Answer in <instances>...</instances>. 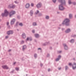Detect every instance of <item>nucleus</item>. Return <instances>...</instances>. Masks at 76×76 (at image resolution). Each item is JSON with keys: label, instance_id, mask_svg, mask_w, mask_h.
<instances>
[{"label": "nucleus", "instance_id": "nucleus-1", "mask_svg": "<svg viewBox=\"0 0 76 76\" xmlns=\"http://www.w3.org/2000/svg\"><path fill=\"white\" fill-rule=\"evenodd\" d=\"M58 1L60 3H61V4L59 5V9L60 10H64L65 9V8L63 6V5H65L66 4L65 0H58Z\"/></svg>", "mask_w": 76, "mask_h": 76}, {"label": "nucleus", "instance_id": "nucleus-2", "mask_svg": "<svg viewBox=\"0 0 76 76\" xmlns=\"http://www.w3.org/2000/svg\"><path fill=\"white\" fill-rule=\"evenodd\" d=\"M69 22L70 20H69V19L66 18L62 23V25H65L66 26H69Z\"/></svg>", "mask_w": 76, "mask_h": 76}, {"label": "nucleus", "instance_id": "nucleus-3", "mask_svg": "<svg viewBox=\"0 0 76 76\" xmlns=\"http://www.w3.org/2000/svg\"><path fill=\"white\" fill-rule=\"evenodd\" d=\"M8 14H9V12L6 9H5L4 10V13H2L1 15L2 17H4V16H7Z\"/></svg>", "mask_w": 76, "mask_h": 76}, {"label": "nucleus", "instance_id": "nucleus-4", "mask_svg": "<svg viewBox=\"0 0 76 76\" xmlns=\"http://www.w3.org/2000/svg\"><path fill=\"white\" fill-rule=\"evenodd\" d=\"M68 65L71 66H72V69L73 70H75L76 69V64L75 63H74L73 64H72V63H69Z\"/></svg>", "mask_w": 76, "mask_h": 76}, {"label": "nucleus", "instance_id": "nucleus-5", "mask_svg": "<svg viewBox=\"0 0 76 76\" xmlns=\"http://www.w3.org/2000/svg\"><path fill=\"white\" fill-rule=\"evenodd\" d=\"M7 34L8 35H12L13 34V31L10 30L7 32Z\"/></svg>", "mask_w": 76, "mask_h": 76}, {"label": "nucleus", "instance_id": "nucleus-6", "mask_svg": "<svg viewBox=\"0 0 76 76\" xmlns=\"http://www.w3.org/2000/svg\"><path fill=\"white\" fill-rule=\"evenodd\" d=\"M15 11H12L10 13V17H11L12 15L15 14Z\"/></svg>", "mask_w": 76, "mask_h": 76}, {"label": "nucleus", "instance_id": "nucleus-7", "mask_svg": "<svg viewBox=\"0 0 76 76\" xmlns=\"http://www.w3.org/2000/svg\"><path fill=\"white\" fill-rule=\"evenodd\" d=\"M15 19L13 18L11 20V22H10L11 25H13V24L15 23Z\"/></svg>", "mask_w": 76, "mask_h": 76}, {"label": "nucleus", "instance_id": "nucleus-8", "mask_svg": "<svg viewBox=\"0 0 76 76\" xmlns=\"http://www.w3.org/2000/svg\"><path fill=\"white\" fill-rule=\"evenodd\" d=\"M63 45L64 47L65 50H67L69 49L68 47H67V45L66 44H63Z\"/></svg>", "mask_w": 76, "mask_h": 76}, {"label": "nucleus", "instance_id": "nucleus-9", "mask_svg": "<svg viewBox=\"0 0 76 76\" xmlns=\"http://www.w3.org/2000/svg\"><path fill=\"white\" fill-rule=\"evenodd\" d=\"M41 6H42V4L40 3H38L36 5V7H37V8H40Z\"/></svg>", "mask_w": 76, "mask_h": 76}, {"label": "nucleus", "instance_id": "nucleus-10", "mask_svg": "<svg viewBox=\"0 0 76 76\" xmlns=\"http://www.w3.org/2000/svg\"><path fill=\"white\" fill-rule=\"evenodd\" d=\"M9 8H12L13 9L15 7V5H14L12 6V5H10L9 6Z\"/></svg>", "mask_w": 76, "mask_h": 76}, {"label": "nucleus", "instance_id": "nucleus-11", "mask_svg": "<svg viewBox=\"0 0 76 76\" xmlns=\"http://www.w3.org/2000/svg\"><path fill=\"white\" fill-rule=\"evenodd\" d=\"M2 67L3 69H9V67L6 65L2 66Z\"/></svg>", "mask_w": 76, "mask_h": 76}, {"label": "nucleus", "instance_id": "nucleus-12", "mask_svg": "<svg viewBox=\"0 0 76 76\" xmlns=\"http://www.w3.org/2000/svg\"><path fill=\"white\" fill-rule=\"evenodd\" d=\"M29 6L30 5L29 4H27L25 5L26 8V9H28V8L29 7Z\"/></svg>", "mask_w": 76, "mask_h": 76}, {"label": "nucleus", "instance_id": "nucleus-13", "mask_svg": "<svg viewBox=\"0 0 76 76\" xmlns=\"http://www.w3.org/2000/svg\"><path fill=\"white\" fill-rule=\"evenodd\" d=\"M34 14L33 11L31 10L30 12V15L31 16H32Z\"/></svg>", "mask_w": 76, "mask_h": 76}, {"label": "nucleus", "instance_id": "nucleus-14", "mask_svg": "<svg viewBox=\"0 0 76 76\" xmlns=\"http://www.w3.org/2000/svg\"><path fill=\"white\" fill-rule=\"evenodd\" d=\"M70 32V28L67 29L65 31L66 33H69Z\"/></svg>", "mask_w": 76, "mask_h": 76}, {"label": "nucleus", "instance_id": "nucleus-15", "mask_svg": "<svg viewBox=\"0 0 76 76\" xmlns=\"http://www.w3.org/2000/svg\"><path fill=\"white\" fill-rule=\"evenodd\" d=\"M22 37H23V38H26V35H25V34L24 33H23L22 34Z\"/></svg>", "mask_w": 76, "mask_h": 76}, {"label": "nucleus", "instance_id": "nucleus-16", "mask_svg": "<svg viewBox=\"0 0 76 76\" xmlns=\"http://www.w3.org/2000/svg\"><path fill=\"white\" fill-rule=\"evenodd\" d=\"M26 48V45H24L23 47V50L24 51Z\"/></svg>", "mask_w": 76, "mask_h": 76}, {"label": "nucleus", "instance_id": "nucleus-17", "mask_svg": "<svg viewBox=\"0 0 76 76\" xmlns=\"http://www.w3.org/2000/svg\"><path fill=\"white\" fill-rule=\"evenodd\" d=\"M73 18V15L72 14H69V19H72Z\"/></svg>", "mask_w": 76, "mask_h": 76}, {"label": "nucleus", "instance_id": "nucleus-18", "mask_svg": "<svg viewBox=\"0 0 76 76\" xmlns=\"http://www.w3.org/2000/svg\"><path fill=\"white\" fill-rule=\"evenodd\" d=\"M75 42V39H72L70 41V42L71 43H73Z\"/></svg>", "mask_w": 76, "mask_h": 76}, {"label": "nucleus", "instance_id": "nucleus-19", "mask_svg": "<svg viewBox=\"0 0 76 76\" xmlns=\"http://www.w3.org/2000/svg\"><path fill=\"white\" fill-rule=\"evenodd\" d=\"M34 35L36 38H38L39 37V34H36Z\"/></svg>", "mask_w": 76, "mask_h": 76}, {"label": "nucleus", "instance_id": "nucleus-20", "mask_svg": "<svg viewBox=\"0 0 76 76\" xmlns=\"http://www.w3.org/2000/svg\"><path fill=\"white\" fill-rule=\"evenodd\" d=\"M39 11L38 10H37L36 12L35 13V15H37L38 13H39Z\"/></svg>", "mask_w": 76, "mask_h": 76}, {"label": "nucleus", "instance_id": "nucleus-21", "mask_svg": "<svg viewBox=\"0 0 76 76\" xmlns=\"http://www.w3.org/2000/svg\"><path fill=\"white\" fill-rule=\"evenodd\" d=\"M33 26H37V23L34 22L33 23Z\"/></svg>", "mask_w": 76, "mask_h": 76}, {"label": "nucleus", "instance_id": "nucleus-22", "mask_svg": "<svg viewBox=\"0 0 76 76\" xmlns=\"http://www.w3.org/2000/svg\"><path fill=\"white\" fill-rule=\"evenodd\" d=\"M45 18L46 19H49V16H46L45 17Z\"/></svg>", "mask_w": 76, "mask_h": 76}, {"label": "nucleus", "instance_id": "nucleus-23", "mask_svg": "<svg viewBox=\"0 0 76 76\" xmlns=\"http://www.w3.org/2000/svg\"><path fill=\"white\" fill-rule=\"evenodd\" d=\"M24 42H24V41L23 40H22L21 42V44H24Z\"/></svg>", "mask_w": 76, "mask_h": 76}, {"label": "nucleus", "instance_id": "nucleus-24", "mask_svg": "<svg viewBox=\"0 0 76 76\" xmlns=\"http://www.w3.org/2000/svg\"><path fill=\"white\" fill-rule=\"evenodd\" d=\"M69 68L68 67V66H65V70H67V69H68V68Z\"/></svg>", "mask_w": 76, "mask_h": 76}, {"label": "nucleus", "instance_id": "nucleus-25", "mask_svg": "<svg viewBox=\"0 0 76 76\" xmlns=\"http://www.w3.org/2000/svg\"><path fill=\"white\" fill-rule=\"evenodd\" d=\"M14 2L16 4H18L19 3V2L18 1H15Z\"/></svg>", "mask_w": 76, "mask_h": 76}, {"label": "nucleus", "instance_id": "nucleus-26", "mask_svg": "<svg viewBox=\"0 0 76 76\" xmlns=\"http://www.w3.org/2000/svg\"><path fill=\"white\" fill-rule=\"evenodd\" d=\"M34 56L35 58H37V55L36 54H35Z\"/></svg>", "mask_w": 76, "mask_h": 76}, {"label": "nucleus", "instance_id": "nucleus-27", "mask_svg": "<svg viewBox=\"0 0 76 76\" xmlns=\"http://www.w3.org/2000/svg\"><path fill=\"white\" fill-rule=\"evenodd\" d=\"M68 3L69 4H72V2H71V1H70V0H69L68 1Z\"/></svg>", "mask_w": 76, "mask_h": 76}, {"label": "nucleus", "instance_id": "nucleus-28", "mask_svg": "<svg viewBox=\"0 0 76 76\" xmlns=\"http://www.w3.org/2000/svg\"><path fill=\"white\" fill-rule=\"evenodd\" d=\"M39 16H42V14L41 13H39L38 15Z\"/></svg>", "mask_w": 76, "mask_h": 76}, {"label": "nucleus", "instance_id": "nucleus-29", "mask_svg": "<svg viewBox=\"0 0 76 76\" xmlns=\"http://www.w3.org/2000/svg\"><path fill=\"white\" fill-rule=\"evenodd\" d=\"M59 60H60L59 58H58L55 59V61H58Z\"/></svg>", "mask_w": 76, "mask_h": 76}, {"label": "nucleus", "instance_id": "nucleus-30", "mask_svg": "<svg viewBox=\"0 0 76 76\" xmlns=\"http://www.w3.org/2000/svg\"><path fill=\"white\" fill-rule=\"evenodd\" d=\"M19 25H20V26H22L23 25V24H22V23H19Z\"/></svg>", "mask_w": 76, "mask_h": 76}, {"label": "nucleus", "instance_id": "nucleus-31", "mask_svg": "<svg viewBox=\"0 0 76 76\" xmlns=\"http://www.w3.org/2000/svg\"><path fill=\"white\" fill-rule=\"evenodd\" d=\"M52 1L53 3H55L56 2V0H52Z\"/></svg>", "mask_w": 76, "mask_h": 76}, {"label": "nucleus", "instance_id": "nucleus-32", "mask_svg": "<svg viewBox=\"0 0 76 76\" xmlns=\"http://www.w3.org/2000/svg\"><path fill=\"white\" fill-rule=\"evenodd\" d=\"M72 37H76V35H72Z\"/></svg>", "mask_w": 76, "mask_h": 76}, {"label": "nucleus", "instance_id": "nucleus-33", "mask_svg": "<svg viewBox=\"0 0 76 76\" xmlns=\"http://www.w3.org/2000/svg\"><path fill=\"white\" fill-rule=\"evenodd\" d=\"M7 26L8 28H9V29H10V26L8 25V26Z\"/></svg>", "mask_w": 76, "mask_h": 76}, {"label": "nucleus", "instance_id": "nucleus-34", "mask_svg": "<svg viewBox=\"0 0 76 76\" xmlns=\"http://www.w3.org/2000/svg\"><path fill=\"white\" fill-rule=\"evenodd\" d=\"M15 70L17 71H18V70H19V68H16Z\"/></svg>", "mask_w": 76, "mask_h": 76}, {"label": "nucleus", "instance_id": "nucleus-35", "mask_svg": "<svg viewBox=\"0 0 76 76\" xmlns=\"http://www.w3.org/2000/svg\"><path fill=\"white\" fill-rule=\"evenodd\" d=\"M9 22H7V26H8L9 25Z\"/></svg>", "mask_w": 76, "mask_h": 76}, {"label": "nucleus", "instance_id": "nucleus-36", "mask_svg": "<svg viewBox=\"0 0 76 76\" xmlns=\"http://www.w3.org/2000/svg\"><path fill=\"white\" fill-rule=\"evenodd\" d=\"M9 38V36H6L5 37L6 39H7V38Z\"/></svg>", "mask_w": 76, "mask_h": 76}, {"label": "nucleus", "instance_id": "nucleus-37", "mask_svg": "<svg viewBox=\"0 0 76 76\" xmlns=\"http://www.w3.org/2000/svg\"><path fill=\"white\" fill-rule=\"evenodd\" d=\"M73 4L74 5H76V3L75 2H73Z\"/></svg>", "mask_w": 76, "mask_h": 76}, {"label": "nucleus", "instance_id": "nucleus-38", "mask_svg": "<svg viewBox=\"0 0 76 76\" xmlns=\"http://www.w3.org/2000/svg\"><path fill=\"white\" fill-rule=\"evenodd\" d=\"M60 58H61V56L59 55V56H58V58H59V59H60Z\"/></svg>", "mask_w": 76, "mask_h": 76}, {"label": "nucleus", "instance_id": "nucleus-39", "mask_svg": "<svg viewBox=\"0 0 76 76\" xmlns=\"http://www.w3.org/2000/svg\"><path fill=\"white\" fill-rule=\"evenodd\" d=\"M31 6H32V7L34 6V4L32 3L31 4Z\"/></svg>", "mask_w": 76, "mask_h": 76}, {"label": "nucleus", "instance_id": "nucleus-40", "mask_svg": "<svg viewBox=\"0 0 76 76\" xmlns=\"http://www.w3.org/2000/svg\"><path fill=\"white\" fill-rule=\"evenodd\" d=\"M29 41H32V38H29Z\"/></svg>", "mask_w": 76, "mask_h": 76}, {"label": "nucleus", "instance_id": "nucleus-41", "mask_svg": "<svg viewBox=\"0 0 76 76\" xmlns=\"http://www.w3.org/2000/svg\"><path fill=\"white\" fill-rule=\"evenodd\" d=\"M32 32L33 33H35V30H33L32 31Z\"/></svg>", "mask_w": 76, "mask_h": 76}, {"label": "nucleus", "instance_id": "nucleus-42", "mask_svg": "<svg viewBox=\"0 0 76 76\" xmlns=\"http://www.w3.org/2000/svg\"><path fill=\"white\" fill-rule=\"evenodd\" d=\"M58 53H61V51H58Z\"/></svg>", "mask_w": 76, "mask_h": 76}, {"label": "nucleus", "instance_id": "nucleus-43", "mask_svg": "<svg viewBox=\"0 0 76 76\" xmlns=\"http://www.w3.org/2000/svg\"><path fill=\"white\" fill-rule=\"evenodd\" d=\"M49 56H50V55L48 54L47 55V57H49Z\"/></svg>", "mask_w": 76, "mask_h": 76}, {"label": "nucleus", "instance_id": "nucleus-44", "mask_svg": "<svg viewBox=\"0 0 76 76\" xmlns=\"http://www.w3.org/2000/svg\"><path fill=\"white\" fill-rule=\"evenodd\" d=\"M17 18H18V19H20V16H18Z\"/></svg>", "mask_w": 76, "mask_h": 76}, {"label": "nucleus", "instance_id": "nucleus-45", "mask_svg": "<svg viewBox=\"0 0 76 76\" xmlns=\"http://www.w3.org/2000/svg\"><path fill=\"white\" fill-rule=\"evenodd\" d=\"M50 70H51V69H48V72H50Z\"/></svg>", "mask_w": 76, "mask_h": 76}, {"label": "nucleus", "instance_id": "nucleus-46", "mask_svg": "<svg viewBox=\"0 0 76 76\" xmlns=\"http://www.w3.org/2000/svg\"><path fill=\"white\" fill-rule=\"evenodd\" d=\"M61 69V67L58 68V70H60Z\"/></svg>", "mask_w": 76, "mask_h": 76}, {"label": "nucleus", "instance_id": "nucleus-47", "mask_svg": "<svg viewBox=\"0 0 76 76\" xmlns=\"http://www.w3.org/2000/svg\"><path fill=\"white\" fill-rule=\"evenodd\" d=\"M28 40H29V38H27L26 39V40L27 41H28Z\"/></svg>", "mask_w": 76, "mask_h": 76}, {"label": "nucleus", "instance_id": "nucleus-48", "mask_svg": "<svg viewBox=\"0 0 76 76\" xmlns=\"http://www.w3.org/2000/svg\"><path fill=\"white\" fill-rule=\"evenodd\" d=\"M42 64H40V66H41V67H42Z\"/></svg>", "mask_w": 76, "mask_h": 76}, {"label": "nucleus", "instance_id": "nucleus-49", "mask_svg": "<svg viewBox=\"0 0 76 76\" xmlns=\"http://www.w3.org/2000/svg\"><path fill=\"white\" fill-rule=\"evenodd\" d=\"M15 71V70H13L11 72V73H13V71Z\"/></svg>", "mask_w": 76, "mask_h": 76}, {"label": "nucleus", "instance_id": "nucleus-50", "mask_svg": "<svg viewBox=\"0 0 76 76\" xmlns=\"http://www.w3.org/2000/svg\"><path fill=\"white\" fill-rule=\"evenodd\" d=\"M62 31H63V30H64V28H62Z\"/></svg>", "mask_w": 76, "mask_h": 76}, {"label": "nucleus", "instance_id": "nucleus-51", "mask_svg": "<svg viewBox=\"0 0 76 76\" xmlns=\"http://www.w3.org/2000/svg\"><path fill=\"white\" fill-rule=\"evenodd\" d=\"M11 51V50L10 49L8 50V51L10 52V51Z\"/></svg>", "mask_w": 76, "mask_h": 76}, {"label": "nucleus", "instance_id": "nucleus-52", "mask_svg": "<svg viewBox=\"0 0 76 76\" xmlns=\"http://www.w3.org/2000/svg\"><path fill=\"white\" fill-rule=\"evenodd\" d=\"M16 64V62H14V63H13V64H14H14Z\"/></svg>", "mask_w": 76, "mask_h": 76}, {"label": "nucleus", "instance_id": "nucleus-53", "mask_svg": "<svg viewBox=\"0 0 76 76\" xmlns=\"http://www.w3.org/2000/svg\"><path fill=\"white\" fill-rule=\"evenodd\" d=\"M50 49L51 50V49H52V47H50Z\"/></svg>", "mask_w": 76, "mask_h": 76}, {"label": "nucleus", "instance_id": "nucleus-54", "mask_svg": "<svg viewBox=\"0 0 76 76\" xmlns=\"http://www.w3.org/2000/svg\"><path fill=\"white\" fill-rule=\"evenodd\" d=\"M38 50H41V48H38Z\"/></svg>", "mask_w": 76, "mask_h": 76}, {"label": "nucleus", "instance_id": "nucleus-55", "mask_svg": "<svg viewBox=\"0 0 76 76\" xmlns=\"http://www.w3.org/2000/svg\"><path fill=\"white\" fill-rule=\"evenodd\" d=\"M75 18H76V15H75Z\"/></svg>", "mask_w": 76, "mask_h": 76}, {"label": "nucleus", "instance_id": "nucleus-56", "mask_svg": "<svg viewBox=\"0 0 76 76\" xmlns=\"http://www.w3.org/2000/svg\"><path fill=\"white\" fill-rule=\"evenodd\" d=\"M17 30L18 31H19V29H17Z\"/></svg>", "mask_w": 76, "mask_h": 76}, {"label": "nucleus", "instance_id": "nucleus-57", "mask_svg": "<svg viewBox=\"0 0 76 76\" xmlns=\"http://www.w3.org/2000/svg\"><path fill=\"white\" fill-rule=\"evenodd\" d=\"M73 59H74V60H75V58H73Z\"/></svg>", "mask_w": 76, "mask_h": 76}, {"label": "nucleus", "instance_id": "nucleus-58", "mask_svg": "<svg viewBox=\"0 0 76 76\" xmlns=\"http://www.w3.org/2000/svg\"><path fill=\"white\" fill-rule=\"evenodd\" d=\"M1 28V27L0 26V28Z\"/></svg>", "mask_w": 76, "mask_h": 76}, {"label": "nucleus", "instance_id": "nucleus-59", "mask_svg": "<svg viewBox=\"0 0 76 76\" xmlns=\"http://www.w3.org/2000/svg\"><path fill=\"white\" fill-rule=\"evenodd\" d=\"M58 28V29H60V28Z\"/></svg>", "mask_w": 76, "mask_h": 76}]
</instances>
